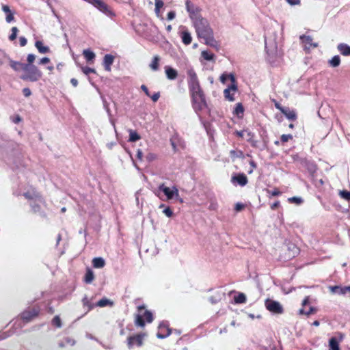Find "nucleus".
Masks as SVG:
<instances>
[{
	"instance_id": "2f4dec72",
	"label": "nucleus",
	"mask_w": 350,
	"mask_h": 350,
	"mask_svg": "<svg viewBox=\"0 0 350 350\" xmlns=\"http://www.w3.org/2000/svg\"><path fill=\"white\" fill-rule=\"evenodd\" d=\"M129 132V142H135L141 139V136L137 133V131L130 129Z\"/></svg>"
},
{
	"instance_id": "603ef678",
	"label": "nucleus",
	"mask_w": 350,
	"mask_h": 350,
	"mask_svg": "<svg viewBox=\"0 0 350 350\" xmlns=\"http://www.w3.org/2000/svg\"><path fill=\"white\" fill-rule=\"evenodd\" d=\"M267 193H270L272 196H278L282 193L278 188H275L272 191L267 190Z\"/></svg>"
},
{
	"instance_id": "cd10ccee",
	"label": "nucleus",
	"mask_w": 350,
	"mask_h": 350,
	"mask_svg": "<svg viewBox=\"0 0 350 350\" xmlns=\"http://www.w3.org/2000/svg\"><path fill=\"white\" fill-rule=\"evenodd\" d=\"M83 55L87 62H92L96 56L95 53L90 49L83 50Z\"/></svg>"
},
{
	"instance_id": "338daca9",
	"label": "nucleus",
	"mask_w": 350,
	"mask_h": 350,
	"mask_svg": "<svg viewBox=\"0 0 350 350\" xmlns=\"http://www.w3.org/2000/svg\"><path fill=\"white\" fill-rule=\"evenodd\" d=\"M280 206V202L279 201H276L275 202H274L273 204H272L271 205V208L272 210H275L276 208H278Z\"/></svg>"
},
{
	"instance_id": "aec40b11",
	"label": "nucleus",
	"mask_w": 350,
	"mask_h": 350,
	"mask_svg": "<svg viewBox=\"0 0 350 350\" xmlns=\"http://www.w3.org/2000/svg\"><path fill=\"white\" fill-rule=\"evenodd\" d=\"M165 72L167 76V78L170 80H174L178 77V72L176 69L171 68L170 66L165 67Z\"/></svg>"
},
{
	"instance_id": "c9c22d12",
	"label": "nucleus",
	"mask_w": 350,
	"mask_h": 350,
	"mask_svg": "<svg viewBox=\"0 0 350 350\" xmlns=\"http://www.w3.org/2000/svg\"><path fill=\"white\" fill-rule=\"evenodd\" d=\"M340 64V57L339 55L334 56L331 59L329 60V64L330 66L336 68L338 67Z\"/></svg>"
},
{
	"instance_id": "5701e85b",
	"label": "nucleus",
	"mask_w": 350,
	"mask_h": 350,
	"mask_svg": "<svg viewBox=\"0 0 350 350\" xmlns=\"http://www.w3.org/2000/svg\"><path fill=\"white\" fill-rule=\"evenodd\" d=\"M180 37L182 39V42L185 45H189L191 43L192 38H191V33L188 31H187V30L183 31L180 33Z\"/></svg>"
},
{
	"instance_id": "a211bd4d",
	"label": "nucleus",
	"mask_w": 350,
	"mask_h": 350,
	"mask_svg": "<svg viewBox=\"0 0 350 350\" xmlns=\"http://www.w3.org/2000/svg\"><path fill=\"white\" fill-rule=\"evenodd\" d=\"M330 290L332 293H338L340 295H345L350 293V286H330Z\"/></svg>"
},
{
	"instance_id": "58836bf2",
	"label": "nucleus",
	"mask_w": 350,
	"mask_h": 350,
	"mask_svg": "<svg viewBox=\"0 0 350 350\" xmlns=\"http://www.w3.org/2000/svg\"><path fill=\"white\" fill-rule=\"evenodd\" d=\"M52 325L56 327H61L62 325V321L60 317L58 315H56L52 319Z\"/></svg>"
},
{
	"instance_id": "de8ad7c7",
	"label": "nucleus",
	"mask_w": 350,
	"mask_h": 350,
	"mask_svg": "<svg viewBox=\"0 0 350 350\" xmlns=\"http://www.w3.org/2000/svg\"><path fill=\"white\" fill-rule=\"evenodd\" d=\"M157 158V156L156 154L153 153V152H149L146 155V159L148 160V161L149 162H152L154 160H156Z\"/></svg>"
},
{
	"instance_id": "bf43d9fd",
	"label": "nucleus",
	"mask_w": 350,
	"mask_h": 350,
	"mask_svg": "<svg viewBox=\"0 0 350 350\" xmlns=\"http://www.w3.org/2000/svg\"><path fill=\"white\" fill-rule=\"evenodd\" d=\"M286 1L291 5H300L301 0H286Z\"/></svg>"
},
{
	"instance_id": "6e6552de",
	"label": "nucleus",
	"mask_w": 350,
	"mask_h": 350,
	"mask_svg": "<svg viewBox=\"0 0 350 350\" xmlns=\"http://www.w3.org/2000/svg\"><path fill=\"white\" fill-rule=\"evenodd\" d=\"M273 102L274 103V106L276 109L280 110L282 113H283L285 117L291 121H295L297 119V115L295 110L290 109L289 108L283 107L278 101H276L275 99L273 100Z\"/></svg>"
},
{
	"instance_id": "3c124183",
	"label": "nucleus",
	"mask_w": 350,
	"mask_h": 350,
	"mask_svg": "<svg viewBox=\"0 0 350 350\" xmlns=\"http://www.w3.org/2000/svg\"><path fill=\"white\" fill-rule=\"evenodd\" d=\"M30 206H31L32 211L33 213L39 212L40 211V209H41L40 206L39 204H36V203L31 204Z\"/></svg>"
},
{
	"instance_id": "7c9ffc66",
	"label": "nucleus",
	"mask_w": 350,
	"mask_h": 350,
	"mask_svg": "<svg viewBox=\"0 0 350 350\" xmlns=\"http://www.w3.org/2000/svg\"><path fill=\"white\" fill-rule=\"evenodd\" d=\"M228 79H230L232 83H237L235 77L232 74H222L220 77V81L223 83H225Z\"/></svg>"
},
{
	"instance_id": "4d7b16f0",
	"label": "nucleus",
	"mask_w": 350,
	"mask_h": 350,
	"mask_svg": "<svg viewBox=\"0 0 350 350\" xmlns=\"http://www.w3.org/2000/svg\"><path fill=\"white\" fill-rule=\"evenodd\" d=\"M176 16V13L174 11H170L167 13V20H173Z\"/></svg>"
},
{
	"instance_id": "0eeeda50",
	"label": "nucleus",
	"mask_w": 350,
	"mask_h": 350,
	"mask_svg": "<svg viewBox=\"0 0 350 350\" xmlns=\"http://www.w3.org/2000/svg\"><path fill=\"white\" fill-rule=\"evenodd\" d=\"M91 4L107 16L112 18L116 16L111 8L102 0H93Z\"/></svg>"
},
{
	"instance_id": "a19ab883",
	"label": "nucleus",
	"mask_w": 350,
	"mask_h": 350,
	"mask_svg": "<svg viewBox=\"0 0 350 350\" xmlns=\"http://www.w3.org/2000/svg\"><path fill=\"white\" fill-rule=\"evenodd\" d=\"M112 303L110 301V300L106 299V298H103V299H100L97 304H96V306H99V307H105L109 304H111Z\"/></svg>"
},
{
	"instance_id": "4c0bfd02",
	"label": "nucleus",
	"mask_w": 350,
	"mask_h": 350,
	"mask_svg": "<svg viewBox=\"0 0 350 350\" xmlns=\"http://www.w3.org/2000/svg\"><path fill=\"white\" fill-rule=\"evenodd\" d=\"M201 55L202 57L205 59V60H207V61H211V60H213L214 59V57H215V55L212 53H210L207 51H203L202 53H201Z\"/></svg>"
},
{
	"instance_id": "a18cd8bd",
	"label": "nucleus",
	"mask_w": 350,
	"mask_h": 350,
	"mask_svg": "<svg viewBox=\"0 0 350 350\" xmlns=\"http://www.w3.org/2000/svg\"><path fill=\"white\" fill-rule=\"evenodd\" d=\"M81 70H82L83 72L86 75H88L90 73H95L96 72V71L94 68L87 67V66L81 67Z\"/></svg>"
},
{
	"instance_id": "f257e3e1",
	"label": "nucleus",
	"mask_w": 350,
	"mask_h": 350,
	"mask_svg": "<svg viewBox=\"0 0 350 350\" xmlns=\"http://www.w3.org/2000/svg\"><path fill=\"white\" fill-rule=\"evenodd\" d=\"M187 74L191 105L194 111L200 118L203 111H209L206 96L195 70L192 68L189 69Z\"/></svg>"
},
{
	"instance_id": "72a5a7b5",
	"label": "nucleus",
	"mask_w": 350,
	"mask_h": 350,
	"mask_svg": "<svg viewBox=\"0 0 350 350\" xmlns=\"http://www.w3.org/2000/svg\"><path fill=\"white\" fill-rule=\"evenodd\" d=\"M246 300V296L243 293H239L237 295L234 297V301L236 304H244Z\"/></svg>"
},
{
	"instance_id": "b1692460",
	"label": "nucleus",
	"mask_w": 350,
	"mask_h": 350,
	"mask_svg": "<svg viewBox=\"0 0 350 350\" xmlns=\"http://www.w3.org/2000/svg\"><path fill=\"white\" fill-rule=\"evenodd\" d=\"M337 49L342 55H350V46L347 44L340 43L338 45Z\"/></svg>"
},
{
	"instance_id": "2eb2a0df",
	"label": "nucleus",
	"mask_w": 350,
	"mask_h": 350,
	"mask_svg": "<svg viewBox=\"0 0 350 350\" xmlns=\"http://www.w3.org/2000/svg\"><path fill=\"white\" fill-rule=\"evenodd\" d=\"M172 330L168 325L161 323L159 326V331L157 334V336L159 338H165L171 334Z\"/></svg>"
},
{
	"instance_id": "a878e982",
	"label": "nucleus",
	"mask_w": 350,
	"mask_h": 350,
	"mask_svg": "<svg viewBox=\"0 0 350 350\" xmlns=\"http://www.w3.org/2000/svg\"><path fill=\"white\" fill-rule=\"evenodd\" d=\"M159 62L160 57L159 55L154 56L151 63L150 64V68L154 71L158 70L159 68Z\"/></svg>"
},
{
	"instance_id": "f3484780",
	"label": "nucleus",
	"mask_w": 350,
	"mask_h": 350,
	"mask_svg": "<svg viewBox=\"0 0 350 350\" xmlns=\"http://www.w3.org/2000/svg\"><path fill=\"white\" fill-rule=\"evenodd\" d=\"M245 139L253 148L258 147V141L255 139V135L252 131L247 130Z\"/></svg>"
},
{
	"instance_id": "0e129e2a",
	"label": "nucleus",
	"mask_w": 350,
	"mask_h": 350,
	"mask_svg": "<svg viewBox=\"0 0 350 350\" xmlns=\"http://www.w3.org/2000/svg\"><path fill=\"white\" fill-rule=\"evenodd\" d=\"M141 89L144 92V93L148 96H150V92L148 91V88L145 85H142Z\"/></svg>"
},
{
	"instance_id": "20e7f679",
	"label": "nucleus",
	"mask_w": 350,
	"mask_h": 350,
	"mask_svg": "<svg viewBox=\"0 0 350 350\" xmlns=\"http://www.w3.org/2000/svg\"><path fill=\"white\" fill-rule=\"evenodd\" d=\"M146 309L144 305L139 306L137 307L138 313L135 315V325L137 327H144L146 325V322L150 323L153 321V315L149 310H145L143 314L142 311Z\"/></svg>"
},
{
	"instance_id": "412c9836",
	"label": "nucleus",
	"mask_w": 350,
	"mask_h": 350,
	"mask_svg": "<svg viewBox=\"0 0 350 350\" xmlns=\"http://www.w3.org/2000/svg\"><path fill=\"white\" fill-rule=\"evenodd\" d=\"M8 59H9L10 66L14 71H16V72L20 71V70L23 71L24 66L25 65V64L21 63L20 62L14 61L10 58H8Z\"/></svg>"
},
{
	"instance_id": "ddd939ff",
	"label": "nucleus",
	"mask_w": 350,
	"mask_h": 350,
	"mask_svg": "<svg viewBox=\"0 0 350 350\" xmlns=\"http://www.w3.org/2000/svg\"><path fill=\"white\" fill-rule=\"evenodd\" d=\"M237 90V83H231L228 88L225 89L224 91V95L226 100L229 101L234 100V94Z\"/></svg>"
},
{
	"instance_id": "473e14b6",
	"label": "nucleus",
	"mask_w": 350,
	"mask_h": 350,
	"mask_svg": "<svg viewBox=\"0 0 350 350\" xmlns=\"http://www.w3.org/2000/svg\"><path fill=\"white\" fill-rule=\"evenodd\" d=\"M234 114L238 117H242L244 113V108L241 103H239L236 105L234 110Z\"/></svg>"
},
{
	"instance_id": "79ce46f5",
	"label": "nucleus",
	"mask_w": 350,
	"mask_h": 350,
	"mask_svg": "<svg viewBox=\"0 0 350 350\" xmlns=\"http://www.w3.org/2000/svg\"><path fill=\"white\" fill-rule=\"evenodd\" d=\"M12 33L9 36V39L11 41L14 40L17 37L18 29L16 27H13L11 29Z\"/></svg>"
},
{
	"instance_id": "37998d69",
	"label": "nucleus",
	"mask_w": 350,
	"mask_h": 350,
	"mask_svg": "<svg viewBox=\"0 0 350 350\" xmlns=\"http://www.w3.org/2000/svg\"><path fill=\"white\" fill-rule=\"evenodd\" d=\"M339 195L342 198L347 200L348 201L350 200V191H348L347 190L340 191Z\"/></svg>"
},
{
	"instance_id": "dca6fc26",
	"label": "nucleus",
	"mask_w": 350,
	"mask_h": 350,
	"mask_svg": "<svg viewBox=\"0 0 350 350\" xmlns=\"http://www.w3.org/2000/svg\"><path fill=\"white\" fill-rule=\"evenodd\" d=\"M300 39L304 44L305 48L307 49H310V48H316L318 46V44L314 43L312 42V38L310 36H301Z\"/></svg>"
},
{
	"instance_id": "8fccbe9b",
	"label": "nucleus",
	"mask_w": 350,
	"mask_h": 350,
	"mask_svg": "<svg viewBox=\"0 0 350 350\" xmlns=\"http://www.w3.org/2000/svg\"><path fill=\"white\" fill-rule=\"evenodd\" d=\"M35 59H36V56L33 54H29L27 57V64H33Z\"/></svg>"
},
{
	"instance_id": "39448f33",
	"label": "nucleus",
	"mask_w": 350,
	"mask_h": 350,
	"mask_svg": "<svg viewBox=\"0 0 350 350\" xmlns=\"http://www.w3.org/2000/svg\"><path fill=\"white\" fill-rule=\"evenodd\" d=\"M40 312L39 306L28 307L20 314L21 319L25 323H29L38 317Z\"/></svg>"
},
{
	"instance_id": "69168bd1",
	"label": "nucleus",
	"mask_w": 350,
	"mask_h": 350,
	"mask_svg": "<svg viewBox=\"0 0 350 350\" xmlns=\"http://www.w3.org/2000/svg\"><path fill=\"white\" fill-rule=\"evenodd\" d=\"M2 10H3V11L5 13H7V14H9V13H10V12H11V11H10V9L9 6H8V5H3L2 6Z\"/></svg>"
},
{
	"instance_id": "c85d7f7f",
	"label": "nucleus",
	"mask_w": 350,
	"mask_h": 350,
	"mask_svg": "<svg viewBox=\"0 0 350 350\" xmlns=\"http://www.w3.org/2000/svg\"><path fill=\"white\" fill-rule=\"evenodd\" d=\"M82 304L84 308H86V313L90 312L91 310L94 308V304L91 303L87 296H85L82 299Z\"/></svg>"
},
{
	"instance_id": "9b49d317",
	"label": "nucleus",
	"mask_w": 350,
	"mask_h": 350,
	"mask_svg": "<svg viewBox=\"0 0 350 350\" xmlns=\"http://www.w3.org/2000/svg\"><path fill=\"white\" fill-rule=\"evenodd\" d=\"M23 196L28 200H37L41 202H44L42 195L35 187H31L29 190L23 193Z\"/></svg>"
},
{
	"instance_id": "393cba45",
	"label": "nucleus",
	"mask_w": 350,
	"mask_h": 350,
	"mask_svg": "<svg viewBox=\"0 0 350 350\" xmlns=\"http://www.w3.org/2000/svg\"><path fill=\"white\" fill-rule=\"evenodd\" d=\"M35 46L38 50V51L42 54L47 53L50 51L49 47L44 46L43 42L42 41H36L35 43Z\"/></svg>"
},
{
	"instance_id": "13d9d810",
	"label": "nucleus",
	"mask_w": 350,
	"mask_h": 350,
	"mask_svg": "<svg viewBox=\"0 0 350 350\" xmlns=\"http://www.w3.org/2000/svg\"><path fill=\"white\" fill-rule=\"evenodd\" d=\"M150 97L153 102H157L160 97V92H156L153 95L150 96Z\"/></svg>"
},
{
	"instance_id": "f8f14e48",
	"label": "nucleus",
	"mask_w": 350,
	"mask_h": 350,
	"mask_svg": "<svg viewBox=\"0 0 350 350\" xmlns=\"http://www.w3.org/2000/svg\"><path fill=\"white\" fill-rule=\"evenodd\" d=\"M299 254V249L295 244H289L287 250L284 253L286 260H291Z\"/></svg>"
},
{
	"instance_id": "c756f323",
	"label": "nucleus",
	"mask_w": 350,
	"mask_h": 350,
	"mask_svg": "<svg viewBox=\"0 0 350 350\" xmlns=\"http://www.w3.org/2000/svg\"><path fill=\"white\" fill-rule=\"evenodd\" d=\"M329 345L331 350H340L339 347V342L335 337H332L329 339Z\"/></svg>"
},
{
	"instance_id": "09e8293b",
	"label": "nucleus",
	"mask_w": 350,
	"mask_h": 350,
	"mask_svg": "<svg viewBox=\"0 0 350 350\" xmlns=\"http://www.w3.org/2000/svg\"><path fill=\"white\" fill-rule=\"evenodd\" d=\"M163 213L168 217H172L174 214L172 210L169 206L165 207L163 209Z\"/></svg>"
},
{
	"instance_id": "9d476101",
	"label": "nucleus",
	"mask_w": 350,
	"mask_h": 350,
	"mask_svg": "<svg viewBox=\"0 0 350 350\" xmlns=\"http://www.w3.org/2000/svg\"><path fill=\"white\" fill-rule=\"evenodd\" d=\"M146 336V333H140L129 336L127 338V345L129 348L131 349L134 345L141 347L143 345V340Z\"/></svg>"
},
{
	"instance_id": "4be33fe9",
	"label": "nucleus",
	"mask_w": 350,
	"mask_h": 350,
	"mask_svg": "<svg viewBox=\"0 0 350 350\" xmlns=\"http://www.w3.org/2000/svg\"><path fill=\"white\" fill-rule=\"evenodd\" d=\"M94 274L90 268H87L86 272L83 278V282L85 284H91L94 280Z\"/></svg>"
},
{
	"instance_id": "7ed1b4c3",
	"label": "nucleus",
	"mask_w": 350,
	"mask_h": 350,
	"mask_svg": "<svg viewBox=\"0 0 350 350\" xmlns=\"http://www.w3.org/2000/svg\"><path fill=\"white\" fill-rule=\"evenodd\" d=\"M42 77V71L33 64H25L21 79L23 81L36 82Z\"/></svg>"
},
{
	"instance_id": "c03bdc74",
	"label": "nucleus",
	"mask_w": 350,
	"mask_h": 350,
	"mask_svg": "<svg viewBox=\"0 0 350 350\" xmlns=\"http://www.w3.org/2000/svg\"><path fill=\"white\" fill-rule=\"evenodd\" d=\"M293 137L291 134H287V135L283 134L280 137V140L282 144H284V143L288 142L289 140L293 139Z\"/></svg>"
},
{
	"instance_id": "4468645a",
	"label": "nucleus",
	"mask_w": 350,
	"mask_h": 350,
	"mask_svg": "<svg viewBox=\"0 0 350 350\" xmlns=\"http://www.w3.org/2000/svg\"><path fill=\"white\" fill-rule=\"evenodd\" d=\"M231 182L234 184L237 183L240 186L243 187L247 184L248 179L244 173H239L232 176Z\"/></svg>"
},
{
	"instance_id": "e433bc0d",
	"label": "nucleus",
	"mask_w": 350,
	"mask_h": 350,
	"mask_svg": "<svg viewBox=\"0 0 350 350\" xmlns=\"http://www.w3.org/2000/svg\"><path fill=\"white\" fill-rule=\"evenodd\" d=\"M186 8L189 13L195 14L198 11V8L194 6V5L189 0L186 1Z\"/></svg>"
},
{
	"instance_id": "6e6d98bb",
	"label": "nucleus",
	"mask_w": 350,
	"mask_h": 350,
	"mask_svg": "<svg viewBox=\"0 0 350 350\" xmlns=\"http://www.w3.org/2000/svg\"><path fill=\"white\" fill-rule=\"evenodd\" d=\"M245 208V205L242 203H237L234 209L236 211H241Z\"/></svg>"
},
{
	"instance_id": "f704fd0d",
	"label": "nucleus",
	"mask_w": 350,
	"mask_h": 350,
	"mask_svg": "<svg viewBox=\"0 0 350 350\" xmlns=\"http://www.w3.org/2000/svg\"><path fill=\"white\" fill-rule=\"evenodd\" d=\"M164 3L163 0H155V14L157 17H161L160 10L163 8Z\"/></svg>"
},
{
	"instance_id": "49530a36",
	"label": "nucleus",
	"mask_w": 350,
	"mask_h": 350,
	"mask_svg": "<svg viewBox=\"0 0 350 350\" xmlns=\"http://www.w3.org/2000/svg\"><path fill=\"white\" fill-rule=\"evenodd\" d=\"M288 200L289 202L295 203L297 204H300L303 202V200L299 197H292L288 198Z\"/></svg>"
},
{
	"instance_id": "f03ea898",
	"label": "nucleus",
	"mask_w": 350,
	"mask_h": 350,
	"mask_svg": "<svg viewBox=\"0 0 350 350\" xmlns=\"http://www.w3.org/2000/svg\"><path fill=\"white\" fill-rule=\"evenodd\" d=\"M194 26L198 36L204 39L206 44L215 48L219 46L218 42L214 38L213 31L206 19L201 16L196 18Z\"/></svg>"
},
{
	"instance_id": "5fc2aeb1",
	"label": "nucleus",
	"mask_w": 350,
	"mask_h": 350,
	"mask_svg": "<svg viewBox=\"0 0 350 350\" xmlns=\"http://www.w3.org/2000/svg\"><path fill=\"white\" fill-rule=\"evenodd\" d=\"M23 94L25 97H29L31 95V90L28 88H25L23 89Z\"/></svg>"
},
{
	"instance_id": "774afa93",
	"label": "nucleus",
	"mask_w": 350,
	"mask_h": 350,
	"mask_svg": "<svg viewBox=\"0 0 350 350\" xmlns=\"http://www.w3.org/2000/svg\"><path fill=\"white\" fill-rule=\"evenodd\" d=\"M137 158L139 160H142L143 152L140 149H138L137 151Z\"/></svg>"
},
{
	"instance_id": "1a4fd4ad",
	"label": "nucleus",
	"mask_w": 350,
	"mask_h": 350,
	"mask_svg": "<svg viewBox=\"0 0 350 350\" xmlns=\"http://www.w3.org/2000/svg\"><path fill=\"white\" fill-rule=\"evenodd\" d=\"M267 310L274 314H282L284 309L282 305L276 301L267 299L265 302Z\"/></svg>"
},
{
	"instance_id": "bb28decb",
	"label": "nucleus",
	"mask_w": 350,
	"mask_h": 350,
	"mask_svg": "<svg viewBox=\"0 0 350 350\" xmlns=\"http://www.w3.org/2000/svg\"><path fill=\"white\" fill-rule=\"evenodd\" d=\"M92 265L94 268H103L105 265V262L103 258L96 257L92 260Z\"/></svg>"
},
{
	"instance_id": "680f3d73",
	"label": "nucleus",
	"mask_w": 350,
	"mask_h": 350,
	"mask_svg": "<svg viewBox=\"0 0 350 350\" xmlns=\"http://www.w3.org/2000/svg\"><path fill=\"white\" fill-rule=\"evenodd\" d=\"M14 15L13 14H12L11 12L8 14L7 16H6V21L8 23H10L12 22V21H14Z\"/></svg>"
},
{
	"instance_id": "052dcab7",
	"label": "nucleus",
	"mask_w": 350,
	"mask_h": 350,
	"mask_svg": "<svg viewBox=\"0 0 350 350\" xmlns=\"http://www.w3.org/2000/svg\"><path fill=\"white\" fill-rule=\"evenodd\" d=\"M49 62H50V59L49 57H42L40 60L39 64H46Z\"/></svg>"
},
{
	"instance_id": "ea45409f",
	"label": "nucleus",
	"mask_w": 350,
	"mask_h": 350,
	"mask_svg": "<svg viewBox=\"0 0 350 350\" xmlns=\"http://www.w3.org/2000/svg\"><path fill=\"white\" fill-rule=\"evenodd\" d=\"M317 312V309L314 307H310L308 311H305L304 308H301L299 310V313L300 314H305L306 316H309L311 314H313Z\"/></svg>"
},
{
	"instance_id": "6ab92c4d",
	"label": "nucleus",
	"mask_w": 350,
	"mask_h": 350,
	"mask_svg": "<svg viewBox=\"0 0 350 350\" xmlns=\"http://www.w3.org/2000/svg\"><path fill=\"white\" fill-rule=\"evenodd\" d=\"M113 61L114 57L112 55L107 54L105 55L103 64L105 70L111 71V66L113 64Z\"/></svg>"
},
{
	"instance_id": "423d86ee",
	"label": "nucleus",
	"mask_w": 350,
	"mask_h": 350,
	"mask_svg": "<svg viewBox=\"0 0 350 350\" xmlns=\"http://www.w3.org/2000/svg\"><path fill=\"white\" fill-rule=\"evenodd\" d=\"M159 190L164 193L167 200L176 198L181 203L183 202V199L180 198L178 189L176 186L170 188L166 187L164 183H162L159 186Z\"/></svg>"
},
{
	"instance_id": "e2e57ef3",
	"label": "nucleus",
	"mask_w": 350,
	"mask_h": 350,
	"mask_svg": "<svg viewBox=\"0 0 350 350\" xmlns=\"http://www.w3.org/2000/svg\"><path fill=\"white\" fill-rule=\"evenodd\" d=\"M19 42H20V45L21 46H25L27 44V39L25 37H21L19 38Z\"/></svg>"
},
{
	"instance_id": "864d4df0",
	"label": "nucleus",
	"mask_w": 350,
	"mask_h": 350,
	"mask_svg": "<svg viewBox=\"0 0 350 350\" xmlns=\"http://www.w3.org/2000/svg\"><path fill=\"white\" fill-rule=\"evenodd\" d=\"M301 164L305 165L306 166L311 165V167H312L313 168H315V165H314L313 163H310L306 158L305 159H302L301 160Z\"/></svg>"
}]
</instances>
